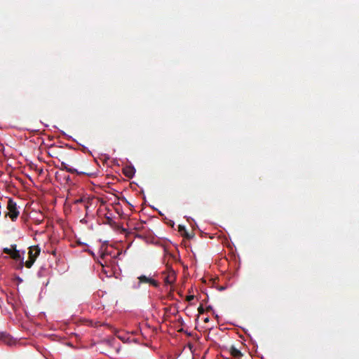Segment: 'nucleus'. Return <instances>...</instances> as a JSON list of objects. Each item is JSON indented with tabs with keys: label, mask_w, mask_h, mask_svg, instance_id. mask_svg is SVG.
I'll list each match as a JSON object with an SVG mask.
<instances>
[{
	"label": "nucleus",
	"mask_w": 359,
	"mask_h": 359,
	"mask_svg": "<svg viewBox=\"0 0 359 359\" xmlns=\"http://www.w3.org/2000/svg\"><path fill=\"white\" fill-rule=\"evenodd\" d=\"M82 201L83 200L81 198V199H78V200L76 201V203H81V202H82Z\"/></svg>",
	"instance_id": "2eb2a0df"
},
{
	"label": "nucleus",
	"mask_w": 359,
	"mask_h": 359,
	"mask_svg": "<svg viewBox=\"0 0 359 359\" xmlns=\"http://www.w3.org/2000/svg\"><path fill=\"white\" fill-rule=\"evenodd\" d=\"M138 280H139V285H140L141 283H149L150 285L157 287L158 286V283L154 279H152L149 277H147L144 275H142L140 276H139L138 278Z\"/></svg>",
	"instance_id": "39448f33"
},
{
	"label": "nucleus",
	"mask_w": 359,
	"mask_h": 359,
	"mask_svg": "<svg viewBox=\"0 0 359 359\" xmlns=\"http://www.w3.org/2000/svg\"><path fill=\"white\" fill-rule=\"evenodd\" d=\"M122 172L126 177L133 178L135 173V169L132 165H128L123 168Z\"/></svg>",
	"instance_id": "423d86ee"
},
{
	"label": "nucleus",
	"mask_w": 359,
	"mask_h": 359,
	"mask_svg": "<svg viewBox=\"0 0 359 359\" xmlns=\"http://www.w3.org/2000/svg\"><path fill=\"white\" fill-rule=\"evenodd\" d=\"M178 231L181 233L182 236H183L184 238H185L187 239H191L194 236V233H190L187 231L184 226L179 225Z\"/></svg>",
	"instance_id": "0eeeda50"
},
{
	"label": "nucleus",
	"mask_w": 359,
	"mask_h": 359,
	"mask_svg": "<svg viewBox=\"0 0 359 359\" xmlns=\"http://www.w3.org/2000/svg\"><path fill=\"white\" fill-rule=\"evenodd\" d=\"M13 249H14V250H13V252H12V254H11V255L10 257L13 259H15V260H20V259H21V255H20V251L16 249V245L15 244L13 245Z\"/></svg>",
	"instance_id": "1a4fd4ad"
},
{
	"label": "nucleus",
	"mask_w": 359,
	"mask_h": 359,
	"mask_svg": "<svg viewBox=\"0 0 359 359\" xmlns=\"http://www.w3.org/2000/svg\"><path fill=\"white\" fill-rule=\"evenodd\" d=\"M198 313L202 314L204 313V309L203 307V306H200L198 309Z\"/></svg>",
	"instance_id": "f8f14e48"
},
{
	"label": "nucleus",
	"mask_w": 359,
	"mask_h": 359,
	"mask_svg": "<svg viewBox=\"0 0 359 359\" xmlns=\"http://www.w3.org/2000/svg\"><path fill=\"white\" fill-rule=\"evenodd\" d=\"M194 298V295H189V296L187 297L186 300L187 302H190V301L193 300Z\"/></svg>",
	"instance_id": "9b49d317"
},
{
	"label": "nucleus",
	"mask_w": 359,
	"mask_h": 359,
	"mask_svg": "<svg viewBox=\"0 0 359 359\" xmlns=\"http://www.w3.org/2000/svg\"><path fill=\"white\" fill-rule=\"evenodd\" d=\"M7 209L8 210L7 215L12 221H15L19 215V211L18 210L16 203L11 198H9L8 201Z\"/></svg>",
	"instance_id": "f03ea898"
},
{
	"label": "nucleus",
	"mask_w": 359,
	"mask_h": 359,
	"mask_svg": "<svg viewBox=\"0 0 359 359\" xmlns=\"http://www.w3.org/2000/svg\"><path fill=\"white\" fill-rule=\"evenodd\" d=\"M60 169V170H66V171H67V172H70L72 174L76 173L78 175L83 174V175H87L88 176L93 175V173L85 172H79L76 169L69 167V165L66 163H65L63 161L61 163Z\"/></svg>",
	"instance_id": "7ed1b4c3"
},
{
	"label": "nucleus",
	"mask_w": 359,
	"mask_h": 359,
	"mask_svg": "<svg viewBox=\"0 0 359 359\" xmlns=\"http://www.w3.org/2000/svg\"><path fill=\"white\" fill-rule=\"evenodd\" d=\"M107 255V254L106 252H102L101 255H100V259L101 260L104 261V259H105V257Z\"/></svg>",
	"instance_id": "ddd939ff"
},
{
	"label": "nucleus",
	"mask_w": 359,
	"mask_h": 359,
	"mask_svg": "<svg viewBox=\"0 0 359 359\" xmlns=\"http://www.w3.org/2000/svg\"><path fill=\"white\" fill-rule=\"evenodd\" d=\"M13 250H14L13 249V245H11V248H4L3 251L4 253L7 254V255H9L10 256L11 255L12 252H13Z\"/></svg>",
	"instance_id": "9d476101"
},
{
	"label": "nucleus",
	"mask_w": 359,
	"mask_h": 359,
	"mask_svg": "<svg viewBox=\"0 0 359 359\" xmlns=\"http://www.w3.org/2000/svg\"><path fill=\"white\" fill-rule=\"evenodd\" d=\"M205 322H208L209 321V318H206L205 320H204Z\"/></svg>",
	"instance_id": "f3484780"
},
{
	"label": "nucleus",
	"mask_w": 359,
	"mask_h": 359,
	"mask_svg": "<svg viewBox=\"0 0 359 359\" xmlns=\"http://www.w3.org/2000/svg\"><path fill=\"white\" fill-rule=\"evenodd\" d=\"M229 353L231 354V356L234 357V358H241L243 354L241 352V351H239L238 349H237L236 347H234L233 346H231L230 348H229Z\"/></svg>",
	"instance_id": "6e6552de"
},
{
	"label": "nucleus",
	"mask_w": 359,
	"mask_h": 359,
	"mask_svg": "<svg viewBox=\"0 0 359 359\" xmlns=\"http://www.w3.org/2000/svg\"><path fill=\"white\" fill-rule=\"evenodd\" d=\"M176 279L175 272L170 269L166 273H163V280L167 285H172Z\"/></svg>",
	"instance_id": "20e7f679"
},
{
	"label": "nucleus",
	"mask_w": 359,
	"mask_h": 359,
	"mask_svg": "<svg viewBox=\"0 0 359 359\" xmlns=\"http://www.w3.org/2000/svg\"><path fill=\"white\" fill-rule=\"evenodd\" d=\"M107 219L108 220L109 222H110L112 220L111 218H110L109 217H107Z\"/></svg>",
	"instance_id": "dca6fc26"
},
{
	"label": "nucleus",
	"mask_w": 359,
	"mask_h": 359,
	"mask_svg": "<svg viewBox=\"0 0 359 359\" xmlns=\"http://www.w3.org/2000/svg\"><path fill=\"white\" fill-rule=\"evenodd\" d=\"M99 263L100 264V265H101L102 266H104V264H106L107 262H106V261H104V263H102L101 261H99Z\"/></svg>",
	"instance_id": "4468645a"
},
{
	"label": "nucleus",
	"mask_w": 359,
	"mask_h": 359,
	"mask_svg": "<svg viewBox=\"0 0 359 359\" xmlns=\"http://www.w3.org/2000/svg\"><path fill=\"white\" fill-rule=\"evenodd\" d=\"M41 249L38 245H34L29 248V259L25 263V266L29 269L35 262L36 258L39 255Z\"/></svg>",
	"instance_id": "f257e3e1"
},
{
	"label": "nucleus",
	"mask_w": 359,
	"mask_h": 359,
	"mask_svg": "<svg viewBox=\"0 0 359 359\" xmlns=\"http://www.w3.org/2000/svg\"><path fill=\"white\" fill-rule=\"evenodd\" d=\"M210 309H211V307L210 306L207 308L208 310H209Z\"/></svg>",
	"instance_id": "a211bd4d"
}]
</instances>
